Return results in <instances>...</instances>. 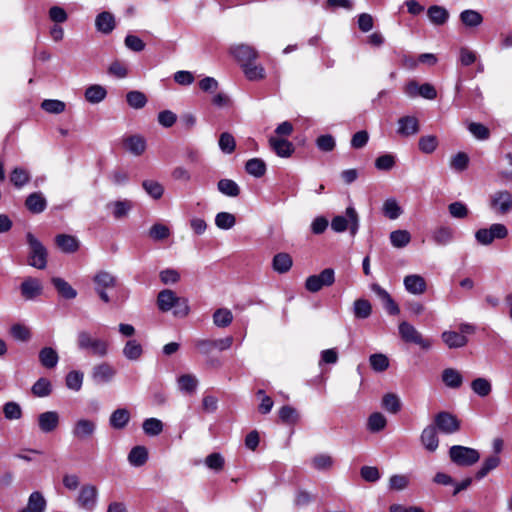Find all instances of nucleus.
Listing matches in <instances>:
<instances>
[{"mask_svg": "<svg viewBox=\"0 0 512 512\" xmlns=\"http://www.w3.org/2000/svg\"><path fill=\"white\" fill-rule=\"evenodd\" d=\"M157 307L161 312H168L173 310L176 317H186L190 312L188 299L180 297L175 291L170 289H163L157 296Z\"/></svg>", "mask_w": 512, "mask_h": 512, "instance_id": "f257e3e1", "label": "nucleus"}, {"mask_svg": "<svg viewBox=\"0 0 512 512\" xmlns=\"http://www.w3.org/2000/svg\"><path fill=\"white\" fill-rule=\"evenodd\" d=\"M92 283L94 291L101 301L106 304L110 303L111 297L109 296V291L117 287V277L107 270H98L92 277Z\"/></svg>", "mask_w": 512, "mask_h": 512, "instance_id": "f03ea898", "label": "nucleus"}, {"mask_svg": "<svg viewBox=\"0 0 512 512\" xmlns=\"http://www.w3.org/2000/svg\"><path fill=\"white\" fill-rule=\"evenodd\" d=\"M77 345L81 350L89 351L97 357H105L109 352V343L106 340L93 337L88 331L77 334Z\"/></svg>", "mask_w": 512, "mask_h": 512, "instance_id": "7ed1b4c3", "label": "nucleus"}, {"mask_svg": "<svg viewBox=\"0 0 512 512\" xmlns=\"http://www.w3.org/2000/svg\"><path fill=\"white\" fill-rule=\"evenodd\" d=\"M27 243L29 245L28 264L37 269H44L47 266V250L43 244L32 234L27 233Z\"/></svg>", "mask_w": 512, "mask_h": 512, "instance_id": "20e7f679", "label": "nucleus"}, {"mask_svg": "<svg viewBox=\"0 0 512 512\" xmlns=\"http://www.w3.org/2000/svg\"><path fill=\"white\" fill-rule=\"evenodd\" d=\"M346 217L338 215L335 216L331 221V228L337 233L344 232L348 226L352 236L356 235L359 229V217L356 210L353 207L346 209Z\"/></svg>", "mask_w": 512, "mask_h": 512, "instance_id": "39448f33", "label": "nucleus"}, {"mask_svg": "<svg viewBox=\"0 0 512 512\" xmlns=\"http://www.w3.org/2000/svg\"><path fill=\"white\" fill-rule=\"evenodd\" d=\"M449 456L451 461L458 466H471L480 459V454L476 449L461 445L452 446Z\"/></svg>", "mask_w": 512, "mask_h": 512, "instance_id": "423d86ee", "label": "nucleus"}, {"mask_svg": "<svg viewBox=\"0 0 512 512\" xmlns=\"http://www.w3.org/2000/svg\"><path fill=\"white\" fill-rule=\"evenodd\" d=\"M508 235V229L504 224L494 223L488 228H481L475 232L476 241L484 246L490 245L495 239H504Z\"/></svg>", "mask_w": 512, "mask_h": 512, "instance_id": "0eeeda50", "label": "nucleus"}, {"mask_svg": "<svg viewBox=\"0 0 512 512\" xmlns=\"http://www.w3.org/2000/svg\"><path fill=\"white\" fill-rule=\"evenodd\" d=\"M97 431V423L89 418H78L72 425L71 435L80 442L88 441L94 437Z\"/></svg>", "mask_w": 512, "mask_h": 512, "instance_id": "6e6552de", "label": "nucleus"}, {"mask_svg": "<svg viewBox=\"0 0 512 512\" xmlns=\"http://www.w3.org/2000/svg\"><path fill=\"white\" fill-rule=\"evenodd\" d=\"M399 334L405 342L414 343L424 350H429L432 346L430 339L424 338L413 325L406 321L399 324Z\"/></svg>", "mask_w": 512, "mask_h": 512, "instance_id": "1a4fd4ad", "label": "nucleus"}, {"mask_svg": "<svg viewBox=\"0 0 512 512\" xmlns=\"http://www.w3.org/2000/svg\"><path fill=\"white\" fill-rule=\"evenodd\" d=\"M335 282V272L332 268H326L320 274L311 275L305 281V288L309 292L316 293L325 286H331Z\"/></svg>", "mask_w": 512, "mask_h": 512, "instance_id": "9d476101", "label": "nucleus"}, {"mask_svg": "<svg viewBox=\"0 0 512 512\" xmlns=\"http://www.w3.org/2000/svg\"><path fill=\"white\" fill-rule=\"evenodd\" d=\"M490 209L500 215H505L512 210V193L507 190L495 191L489 198Z\"/></svg>", "mask_w": 512, "mask_h": 512, "instance_id": "9b49d317", "label": "nucleus"}, {"mask_svg": "<svg viewBox=\"0 0 512 512\" xmlns=\"http://www.w3.org/2000/svg\"><path fill=\"white\" fill-rule=\"evenodd\" d=\"M98 502V489L93 484L83 485L76 498V504L85 511H93Z\"/></svg>", "mask_w": 512, "mask_h": 512, "instance_id": "f8f14e48", "label": "nucleus"}, {"mask_svg": "<svg viewBox=\"0 0 512 512\" xmlns=\"http://www.w3.org/2000/svg\"><path fill=\"white\" fill-rule=\"evenodd\" d=\"M229 52L239 63L240 67L242 64L256 61L259 57V53L254 47L244 43L232 45Z\"/></svg>", "mask_w": 512, "mask_h": 512, "instance_id": "ddd939ff", "label": "nucleus"}, {"mask_svg": "<svg viewBox=\"0 0 512 512\" xmlns=\"http://www.w3.org/2000/svg\"><path fill=\"white\" fill-rule=\"evenodd\" d=\"M117 374V370L108 362L96 364L91 371V378L97 384L111 382Z\"/></svg>", "mask_w": 512, "mask_h": 512, "instance_id": "4468645a", "label": "nucleus"}, {"mask_svg": "<svg viewBox=\"0 0 512 512\" xmlns=\"http://www.w3.org/2000/svg\"><path fill=\"white\" fill-rule=\"evenodd\" d=\"M435 425L445 434H453L460 429L459 420L448 412H440L435 416Z\"/></svg>", "mask_w": 512, "mask_h": 512, "instance_id": "2eb2a0df", "label": "nucleus"}, {"mask_svg": "<svg viewBox=\"0 0 512 512\" xmlns=\"http://www.w3.org/2000/svg\"><path fill=\"white\" fill-rule=\"evenodd\" d=\"M37 422L41 432L52 433L60 424V415L57 411H46L38 415Z\"/></svg>", "mask_w": 512, "mask_h": 512, "instance_id": "dca6fc26", "label": "nucleus"}, {"mask_svg": "<svg viewBox=\"0 0 512 512\" xmlns=\"http://www.w3.org/2000/svg\"><path fill=\"white\" fill-rule=\"evenodd\" d=\"M397 133L402 137L416 135L419 132V121L414 116H404L397 121Z\"/></svg>", "mask_w": 512, "mask_h": 512, "instance_id": "f3484780", "label": "nucleus"}, {"mask_svg": "<svg viewBox=\"0 0 512 512\" xmlns=\"http://www.w3.org/2000/svg\"><path fill=\"white\" fill-rule=\"evenodd\" d=\"M403 283L407 292L413 295H421L427 289L425 279L418 274H411L405 276Z\"/></svg>", "mask_w": 512, "mask_h": 512, "instance_id": "a211bd4d", "label": "nucleus"}, {"mask_svg": "<svg viewBox=\"0 0 512 512\" xmlns=\"http://www.w3.org/2000/svg\"><path fill=\"white\" fill-rule=\"evenodd\" d=\"M441 339L449 349H458L467 345V336L458 331L446 330L441 334Z\"/></svg>", "mask_w": 512, "mask_h": 512, "instance_id": "6ab92c4d", "label": "nucleus"}, {"mask_svg": "<svg viewBox=\"0 0 512 512\" xmlns=\"http://www.w3.org/2000/svg\"><path fill=\"white\" fill-rule=\"evenodd\" d=\"M116 26L115 17L108 11L99 13L95 18L96 30L102 34H110Z\"/></svg>", "mask_w": 512, "mask_h": 512, "instance_id": "aec40b11", "label": "nucleus"}, {"mask_svg": "<svg viewBox=\"0 0 512 512\" xmlns=\"http://www.w3.org/2000/svg\"><path fill=\"white\" fill-rule=\"evenodd\" d=\"M241 69L249 81H261L266 77L265 68L263 65L257 64L256 61L242 64Z\"/></svg>", "mask_w": 512, "mask_h": 512, "instance_id": "412c9836", "label": "nucleus"}, {"mask_svg": "<svg viewBox=\"0 0 512 512\" xmlns=\"http://www.w3.org/2000/svg\"><path fill=\"white\" fill-rule=\"evenodd\" d=\"M420 440L426 450L429 452L436 451L439 446L436 427L429 425L424 428L421 433Z\"/></svg>", "mask_w": 512, "mask_h": 512, "instance_id": "4be33fe9", "label": "nucleus"}, {"mask_svg": "<svg viewBox=\"0 0 512 512\" xmlns=\"http://www.w3.org/2000/svg\"><path fill=\"white\" fill-rule=\"evenodd\" d=\"M56 245L64 253H74L79 249V240L72 235L59 234L55 238Z\"/></svg>", "mask_w": 512, "mask_h": 512, "instance_id": "5701e85b", "label": "nucleus"}, {"mask_svg": "<svg viewBox=\"0 0 512 512\" xmlns=\"http://www.w3.org/2000/svg\"><path fill=\"white\" fill-rule=\"evenodd\" d=\"M269 143L271 148L279 157H290L294 152L293 144L285 139L270 137Z\"/></svg>", "mask_w": 512, "mask_h": 512, "instance_id": "b1692460", "label": "nucleus"}, {"mask_svg": "<svg viewBox=\"0 0 512 512\" xmlns=\"http://www.w3.org/2000/svg\"><path fill=\"white\" fill-rule=\"evenodd\" d=\"M46 500L39 491L32 492L28 498L27 506L19 512H44Z\"/></svg>", "mask_w": 512, "mask_h": 512, "instance_id": "393cba45", "label": "nucleus"}, {"mask_svg": "<svg viewBox=\"0 0 512 512\" xmlns=\"http://www.w3.org/2000/svg\"><path fill=\"white\" fill-rule=\"evenodd\" d=\"M129 421L130 413L126 408H118L114 410L109 418L110 426L117 430L125 428Z\"/></svg>", "mask_w": 512, "mask_h": 512, "instance_id": "a878e982", "label": "nucleus"}, {"mask_svg": "<svg viewBox=\"0 0 512 512\" xmlns=\"http://www.w3.org/2000/svg\"><path fill=\"white\" fill-rule=\"evenodd\" d=\"M443 383L452 389H458L462 386L463 376L454 368H446L442 371L441 375Z\"/></svg>", "mask_w": 512, "mask_h": 512, "instance_id": "bb28decb", "label": "nucleus"}, {"mask_svg": "<svg viewBox=\"0 0 512 512\" xmlns=\"http://www.w3.org/2000/svg\"><path fill=\"white\" fill-rule=\"evenodd\" d=\"M122 353L127 360L137 361L143 354V347L138 340L130 339L125 343Z\"/></svg>", "mask_w": 512, "mask_h": 512, "instance_id": "cd10ccee", "label": "nucleus"}, {"mask_svg": "<svg viewBox=\"0 0 512 512\" xmlns=\"http://www.w3.org/2000/svg\"><path fill=\"white\" fill-rule=\"evenodd\" d=\"M51 282L61 297L69 300L77 297V291L63 278L53 277Z\"/></svg>", "mask_w": 512, "mask_h": 512, "instance_id": "c85d7f7f", "label": "nucleus"}, {"mask_svg": "<svg viewBox=\"0 0 512 512\" xmlns=\"http://www.w3.org/2000/svg\"><path fill=\"white\" fill-rule=\"evenodd\" d=\"M42 292V285L38 279L27 278L21 284V293L26 299H33Z\"/></svg>", "mask_w": 512, "mask_h": 512, "instance_id": "c756f323", "label": "nucleus"}, {"mask_svg": "<svg viewBox=\"0 0 512 512\" xmlns=\"http://www.w3.org/2000/svg\"><path fill=\"white\" fill-rule=\"evenodd\" d=\"M25 205L30 212L38 214L45 210L47 202L41 193L35 192L27 197Z\"/></svg>", "mask_w": 512, "mask_h": 512, "instance_id": "7c9ffc66", "label": "nucleus"}, {"mask_svg": "<svg viewBox=\"0 0 512 512\" xmlns=\"http://www.w3.org/2000/svg\"><path fill=\"white\" fill-rule=\"evenodd\" d=\"M124 147L133 155L139 156L144 153L146 149V142L143 137L133 135L125 139Z\"/></svg>", "mask_w": 512, "mask_h": 512, "instance_id": "2f4dec72", "label": "nucleus"}, {"mask_svg": "<svg viewBox=\"0 0 512 512\" xmlns=\"http://www.w3.org/2000/svg\"><path fill=\"white\" fill-rule=\"evenodd\" d=\"M292 265L293 260L288 253H278L273 257L272 266L277 273L284 274L288 272Z\"/></svg>", "mask_w": 512, "mask_h": 512, "instance_id": "473e14b6", "label": "nucleus"}, {"mask_svg": "<svg viewBox=\"0 0 512 512\" xmlns=\"http://www.w3.org/2000/svg\"><path fill=\"white\" fill-rule=\"evenodd\" d=\"M432 239L437 245H448L454 239V230L449 226H440L434 230Z\"/></svg>", "mask_w": 512, "mask_h": 512, "instance_id": "72a5a7b5", "label": "nucleus"}, {"mask_svg": "<svg viewBox=\"0 0 512 512\" xmlns=\"http://www.w3.org/2000/svg\"><path fill=\"white\" fill-rule=\"evenodd\" d=\"M39 361L41 365L47 369L56 367L59 356L55 349L51 347H44L39 352Z\"/></svg>", "mask_w": 512, "mask_h": 512, "instance_id": "f704fd0d", "label": "nucleus"}, {"mask_svg": "<svg viewBox=\"0 0 512 512\" xmlns=\"http://www.w3.org/2000/svg\"><path fill=\"white\" fill-rule=\"evenodd\" d=\"M108 207L112 209V215L116 219L126 217L133 207L130 200H118L108 204Z\"/></svg>", "mask_w": 512, "mask_h": 512, "instance_id": "c9c22d12", "label": "nucleus"}, {"mask_svg": "<svg viewBox=\"0 0 512 512\" xmlns=\"http://www.w3.org/2000/svg\"><path fill=\"white\" fill-rule=\"evenodd\" d=\"M107 95L106 89L98 84L91 85L85 90V99L92 104L100 103Z\"/></svg>", "mask_w": 512, "mask_h": 512, "instance_id": "e433bc0d", "label": "nucleus"}, {"mask_svg": "<svg viewBox=\"0 0 512 512\" xmlns=\"http://www.w3.org/2000/svg\"><path fill=\"white\" fill-rule=\"evenodd\" d=\"M148 451L144 446H135L128 454V461L134 467H140L146 463Z\"/></svg>", "mask_w": 512, "mask_h": 512, "instance_id": "4c0bfd02", "label": "nucleus"}, {"mask_svg": "<svg viewBox=\"0 0 512 512\" xmlns=\"http://www.w3.org/2000/svg\"><path fill=\"white\" fill-rule=\"evenodd\" d=\"M471 389L479 397H486L492 391V384L490 380L478 377L471 382Z\"/></svg>", "mask_w": 512, "mask_h": 512, "instance_id": "58836bf2", "label": "nucleus"}, {"mask_svg": "<svg viewBox=\"0 0 512 512\" xmlns=\"http://www.w3.org/2000/svg\"><path fill=\"white\" fill-rule=\"evenodd\" d=\"M411 241V234L407 230L398 229L390 233V242L395 248H404Z\"/></svg>", "mask_w": 512, "mask_h": 512, "instance_id": "ea45409f", "label": "nucleus"}, {"mask_svg": "<svg viewBox=\"0 0 512 512\" xmlns=\"http://www.w3.org/2000/svg\"><path fill=\"white\" fill-rule=\"evenodd\" d=\"M245 170L248 174L260 178L266 173V164L260 158H252L246 162Z\"/></svg>", "mask_w": 512, "mask_h": 512, "instance_id": "a19ab883", "label": "nucleus"}, {"mask_svg": "<svg viewBox=\"0 0 512 512\" xmlns=\"http://www.w3.org/2000/svg\"><path fill=\"white\" fill-rule=\"evenodd\" d=\"M427 13L430 21L435 25H443L449 17L448 11L437 5L429 7Z\"/></svg>", "mask_w": 512, "mask_h": 512, "instance_id": "79ce46f5", "label": "nucleus"}, {"mask_svg": "<svg viewBox=\"0 0 512 512\" xmlns=\"http://www.w3.org/2000/svg\"><path fill=\"white\" fill-rule=\"evenodd\" d=\"M233 321V314L227 308H219L213 314V323L215 326L225 328Z\"/></svg>", "mask_w": 512, "mask_h": 512, "instance_id": "37998d69", "label": "nucleus"}, {"mask_svg": "<svg viewBox=\"0 0 512 512\" xmlns=\"http://www.w3.org/2000/svg\"><path fill=\"white\" fill-rule=\"evenodd\" d=\"M163 422L157 418H147L142 423L143 431L148 436H158L163 431Z\"/></svg>", "mask_w": 512, "mask_h": 512, "instance_id": "c03bdc74", "label": "nucleus"}, {"mask_svg": "<svg viewBox=\"0 0 512 512\" xmlns=\"http://www.w3.org/2000/svg\"><path fill=\"white\" fill-rule=\"evenodd\" d=\"M382 211L384 215L391 220L399 218L403 212L402 208L394 198H389L384 201Z\"/></svg>", "mask_w": 512, "mask_h": 512, "instance_id": "a18cd8bd", "label": "nucleus"}, {"mask_svg": "<svg viewBox=\"0 0 512 512\" xmlns=\"http://www.w3.org/2000/svg\"><path fill=\"white\" fill-rule=\"evenodd\" d=\"M217 187L219 192L228 197H237L240 194V187L231 179H221Z\"/></svg>", "mask_w": 512, "mask_h": 512, "instance_id": "49530a36", "label": "nucleus"}, {"mask_svg": "<svg viewBox=\"0 0 512 512\" xmlns=\"http://www.w3.org/2000/svg\"><path fill=\"white\" fill-rule=\"evenodd\" d=\"M30 178V173L21 167L14 168L10 175V181L17 188L26 185L30 181Z\"/></svg>", "mask_w": 512, "mask_h": 512, "instance_id": "de8ad7c7", "label": "nucleus"}, {"mask_svg": "<svg viewBox=\"0 0 512 512\" xmlns=\"http://www.w3.org/2000/svg\"><path fill=\"white\" fill-rule=\"evenodd\" d=\"M386 425V417L379 412L372 413L368 418L367 428L371 432H379L383 430Z\"/></svg>", "mask_w": 512, "mask_h": 512, "instance_id": "09e8293b", "label": "nucleus"}, {"mask_svg": "<svg viewBox=\"0 0 512 512\" xmlns=\"http://www.w3.org/2000/svg\"><path fill=\"white\" fill-rule=\"evenodd\" d=\"M36 397H47L52 391L51 382L47 378H39L31 388Z\"/></svg>", "mask_w": 512, "mask_h": 512, "instance_id": "8fccbe9b", "label": "nucleus"}, {"mask_svg": "<svg viewBox=\"0 0 512 512\" xmlns=\"http://www.w3.org/2000/svg\"><path fill=\"white\" fill-rule=\"evenodd\" d=\"M279 418L285 424H296L299 420V413L297 410L289 405H285L279 410Z\"/></svg>", "mask_w": 512, "mask_h": 512, "instance_id": "3c124183", "label": "nucleus"}, {"mask_svg": "<svg viewBox=\"0 0 512 512\" xmlns=\"http://www.w3.org/2000/svg\"><path fill=\"white\" fill-rule=\"evenodd\" d=\"M460 19L463 22V24H465L466 26H469V27H477L483 21V17L481 16V14L479 12H477L475 10H470V9L464 10L460 14Z\"/></svg>", "mask_w": 512, "mask_h": 512, "instance_id": "603ef678", "label": "nucleus"}, {"mask_svg": "<svg viewBox=\"0 0 512 512\" xmlns=\"http://www.w3.org/2000/svg\"><path fill=\"white\" fill-rule=\"evenodd\" d=\"M198 385L197 378L192 374H184L178 378V386L181 391L193 393Z\"/></svg>", "mask_w": 512, "mask_h": 512, "instance_id": "864d4df0", "label": "nucleus"}, {"mask_svg": "<svg viewBox=\"0 0 512 512\" xmlns=\"http://www.w3.org/2000/svg\"><path fill=\"white\" fill-rule=\"evenodd\" d=\"M41 108L49 114H61L66 109V104L57 99H45L41 103Z\"/></svg>", "mask_w": 512, "mask_h": 512, "instance_id": "5fc2aeb1", "label": "nucleus"}, {"mask_svg": "<svg viewBox=\"0 0 512 512\" xmlns=\"http://www.w3.org/2000/svg\"><path fill=\"white\" fill-rule=\"evenodd\" d=\"M235 223V216L228 212H219L215 217V225L222 230L231 229Z\"/></svg>", "mask_w": 512, "mask_h": 512, "instance_id": "6e6d98bb", "label": "nucleus"}, {"mask_svg": "<svg viewBox=\"0 0 512 512\" xmlns=\"http://www.w3.org/2000/svg\"><path fill=\"white\" fill-rule=\"evenodd\" d=\"M382 406L386 411L395 414L400 411L401 402L396 394L388 393L382 399Z\"/></svg>", "mask_w": 512, "mask_h": 512, "instance_id": "4d7b16f0", "label": "nucleus"}, {"mask_svg": "<svg viewBox=\"0 0 512 512\" xmlns=\"http://www.w3.org/2000/svg\"><path fill=\"white\" fill-rule=\"evenodd\" d=\"M418 146L420 151L425 154L433 153L438 147V139L434 135L422 136L419 139Z\"/></svg>", "mask_w": 512, "mask_h": 512, "instance_id": "13d9d810", "label": "nucleus"}, {"mask_svg": "<svg viewBox=\"0 0 512 512\" xmlns=\"http://www.w3.org/2000/svg\"><path fill=\"white\" fill-rule=\"evenodd\" d=\"M372 307L368 300L358 299L354 302V315L359 319H366L371 315Z\"/></svg>", "mask_w": 512, "mask_h": 512, "instance_id": "bf43d9fd", "label": "nucleus"}, {"mask_svg": "<svg viewBox=\"0 0 512 512\" xmlns=\"http://www.w3.org/2000/svg\"><path fill=\"white\" fill-rule=\"evenodd\" d=\"M500 464V457L497 455H492L485 459V461L482 464V467L479 469V471L476 474V477L478 479L484 478L490 471L497 468Z\"/></svg>", "mask_w": 512, "mask_h": 512, "instance_id": "052dcab7", "label": "nucleus"}, {"mask_svg": "<svg viewBox=\"0 0 512 512\" xmlns=\"http://www.w3.org/2000/svg\"><path fill=\"white\" fill-rule=\"evenodd\" d=\"M142 187L153 199H160L164 193L163 186L155 180L143 181Z\"/></svg>", "mask_w": 512, "mask_h": 512, "instance_id": "680f3d73", "label": "nucleus"}, {"mask_svg": "<svg viewBox=\"0 0 512 512\" xmlns=\"http://www.w3.org/2000/svg\"><path fill=\"white\" fill-rule=\"evenodd\" d=\"M84 375L80 371L73 370L66 376V386L73 391H79L83 384Z\"/></svg>", "mask_w": 512, "mask_h": 512, "instance_id": "e2e57ef3", "label": "nucleus"}, {"mask_svg": "<svg viewBox=\"0 0 512 512\" xmlns=\"http://www.w3.org/2000/svg\"><path fill=\"white\" fill-rule=\"evenodd\" d=\"M312 466L316 470H328L333 466V458L328 454H318L311 460Z\"/></svg>", "mask_w": 512, "mask_h": 512, "instance_id": "0e129e2a", "label": "nucleus"}, {"mask_svg": "<svg viewBox=\"0 0 512 512\" xmlns=\"http://www.w3.org/2000/svg\"><path fill=\"white\" fill-rule=\"evenodd\" d=\"M372 369L376 372H383L389 367L388 358L381 353L372 354L369 358Z\"/></svg>", "mask_w": 512, "mask_h": 512, "instance_id": "69168bd1", "label": "nucleus"}, {"mask_svg": "<svg viewBox=\"0 0 512 512\" xmlns=\"http://www.w3.org/2000/svg\"><path fill=\"white\" fill-rule=\"evenodd\" d=\"M3 413L8 420H18L22 417V409L16 402H7L3 406Z\"/></svg>", "mask_w": 512, "mask_h": 512, "instance_id": "338daca9", "label": "nucleus"}, {"mask_svg": "<svg viewBox=\"0 0 512 512\" xmlns=\"http://www.w3.org/2000/svg\"><path fill=\"white\" fill-rule=\"evenodd\" d=\"M236 147V142L232 134L224 132L219 138V148L223 153L231 154Z\"/></svg>", "mask_w": 512, "mask_h": 512, "instance_id": "774afa93", "label": "nucleus"}]
</instances>
